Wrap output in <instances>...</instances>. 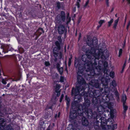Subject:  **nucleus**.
<instances>
[{
	"label": "nucleus",
	"mask_w": 130,
	"mask_h": 130,
	"mask_svg": "<svg viewBox=\"0 0 130 130\" xmlns=\"http://www.w3.org/2000/svg\"><path fill=\"white\" fill-rule=\"evenodd\" d=\"M86 43L91 47L86 50L85 54L82 55V59L85 63L84 65L80 64L79 65L77 74H82L84 69L86 71L89 72L90 75L94 76L98 74L95 72V70H97L96 67L97 63L95 62V59L99 60L100 58H106L108 56L109 54L106 50L103 52L102 49H98V40L96 38L92 39L90 37H88Z\"/></svg>",
	"instance_id": "f257e3e1"
},
{
	"label": "nucleus",
	"mask_w": 130,
	"mask_h": 130,
	"mask_svg": "<svg viewBox=\"0 0 130 130\" xmlns=\"http://www.w3.org/2000/svg\"><path fill=\"white\" fill-rule=\"evenodd\" d=\"M72 109L71 110L70 117L72 120L76 118L78 115L81 116L83 115V113H85L84 111L85 110V108L80 107V105L78 108H75L74 107H73V108L72 107Z\"/></svg>",
	"instance_id": "f03ea898"
},
{
	"label": "nucleus",
	"mask_w": 130,
	"mask_h": 130,
	"mask_svg": "<svg viewBox=\"0 0 130 130\" xmlns=\"http://www.w3.org/2000/svg\"><path fill=\"white\" fill-rule=\"evenodd\" d=\"M57 39L59 41H57L55 42V44L56 46L54 47L53 51L54 56L56 60L57 59L56 57L58 56L59 51L61 49L60 44L62 42L61 36H58Z\"/></svg>",
	"instance_id": "7ed1b4c3"
},
{
	"label": "nucleus",
	"mask_w": 130,
	"mask_h": 130,
	"mask_svg": "<svg viewBox=\"0 0 130 130\" xmlns=\"http://www.w3.org/2000/svg\"><path fill=\"white\" fill-rule=\"evenodd\" d=\"M84 112L87 117H90L91 118H96V121L100 122L98 119H99V120L100 118L101 117L100 114L97 115L95 112H94L93 113L92 110L88 108L86 109Z\"/></svg>",
	"instance_id": "20e7f679"
},
{
	"label": "nucleus",
	"mask_w": 130,
	"mask_h": 130,
	"mask_svg": "<svg viewBox=\"0 0 130 130\" xmlns=\"http://www.w3.org/2000/svg\"><path fill=\"white\" fill-rule=\"evenodd\" d=\"M88 96V93H85L84 95V98L85 100V102L83 104V105H80V107H82L83 108H85V110L88 108L90 105V101L87 98Z\"/></svg>",
	"instance_id": "39448f33"
},
{
	"label": "nucleus",
	"mask_w": 130,
	"mask_h": 130,
	"mask_svg": "<svg viewBox=\"0 0 130 130\" xmlns=\"http://www.w3.org/2000/svg\"><path fill=\"white\" fill-rule=\"evenodd\" d=\"M82 91L83 92L84 91V88L83 86H76V88L75 89L73 87L72 90V94L75 95H78L80 92Z\"/></svg>",
	"instance_id": "423d86ee"
},
{
	"label": "nucleus",
	"mask_w": 130,
	"mask_h": 130,
	"mask_svg": "<svg viewBox=\"0 0 130 130\" xmlns=\"http://www.w3.org/2000/svg\"><path fill=\"white\" fill-rule=\"evenodd\" d=\"M99 120H100L101 123V126L102 127V129L103 130H105L106 129V126H107V124L109 122V121L106 122L105 118L103 117H101L99 119Z\"/></svg>",
	"instance_id": "0eeeda50"
},
{
	"label": "nucleus",
	"mask_w": 130,
	"mask_h": 130,
	"mask_svg": "<svg viewBox=\"0 0 130 130\" xmlns=\"http://www.w3.org/2000/svg\"><path fill=\"white\" fill-rule=\"evenodd\" d=\"M58 31L59 34L61 35L63 33H66L67 32L66 28H65V26L62 25H59L58 27Z\"/></svg>",
	"instance_id": "6e6552de"
},
{
	"label": "nucleus",
	"mask_w": 130,
	"mask_h": 130,
	"mask_svg": "<svg viewBox=\"0 0 130 130\" xmlns=\"http://www.w3.org/2000/svg\"><path fill=\"white\" fill-rule=\"evenodd\" d=\"M56 20L58 21H60L62 20L63 22L65 20V15L64 12L63 11H61V14L58 15L56 17Z\"/></svg>",
	"instance_id": "1a4fd4ad"
},
{
	"label": "nucleus",
	"mask_w": 130,
	"mask_h": 130,
	"mask_svg": "<svg viewBox=\"0 0 130 130\" xmlns=\"http://www.w3.org/2000/svg\"><path fill=\"white\" fill-rule=\"evenodd\" d=\"M106 104L107 105V106H106V107H107L108 108L110 109V107L108 106L107 103H104L103 105H101L99 106L97 110L98 112H99L100 114H101L103 113V112L104 110V106Z\"/></svg>",
	"instance_id": "9d476101"
},
{
	"label": "nucleus",
	"mask_w": 130,
	"mask_h": 130,
	"mask_svg": "<svg viewBox=\"0 0 130 130\" xmlns=\"http://www.w3.org/2000/svg\"><path fill=\"white\" fill-rule=\"evenodd\" d=\"M74 98L75 101L73 102L72 104V106L73 108V107H74L75 106L76 102V103L79 102L81 99V96L78 95H75Z\"/></svg>",
	"instance_id": "9b49d317"
},
{
	"label": "nucleus",
	"mask_w": 130,
	"mask_h": 130,
	"mask_svg": "<svg viewBox=\"0 0 130 130\" xmlns=\"http://www.w3.org/2000/svg\"><path fill=\"white\" fill-rule=\"evenodd\" d=\"M77 80L78 83L81 86L85 85L86 84L85 81L82 76L80 75H78L77 77Z\"/></svg>",
	"instance_id": "f8f14e48"
},
{
	"label": "nucleus",
	"mask_w": 130,
	"mask_h": 130,
	"mask_svg": "<svg viewBox=\"0 0 130 130\" xmlns=\"http://www.w3.org/2000/svg\"><path fill=\"white\" fill-rule=\"evenodd\" d=\"M9 47V45L4 44L1 46V48L3 49V52L6 53L8 52Z\"/></svg>",
	"instance_id": "ddd939ff"
},
{
	"label": "nucleus",
	"mask_w": 130,
	"mask_h": 130,
	"mask_svg": "<svg viewBox=\"0 0 130 130\" xmlns=\"http://www.w3.org/2000/svg\"><path fill=\"white\" fill-rule=\"evenodd\" d=\"M91 85L96 88H98L99 86V83L97 80H92L91 82Z\"/></svg>",
	"instance_id": "4468645a"
},
{
	"label": "nucleus",
	"mask_w": 130,
	"mask_h": 130,
	"mask_svg": "<svg viewBox=\"0 0 130 130\" xmlns=\"http://www.w3.org/2000/svg\"><path fill=\"white\" fill-rule=\"evenodd\" d=\"M100 122L97 121H96L94 122V128L96 130H101L99 124Z\"/></svg>",
	"instance_id": "2eb2a0df"
},
{
	"label": "nucleus",
	"mask_w": 130,
	"mask_h": 130,
	"mask_svg": "<svg viewBox=\"0 0 130 130\" xmlns=\"http://www.w3.org/2000/svg\"><path fill=\"white\" fill-rule=\"evenodd\" d=\"M82 124L84 126H87L89 124V122L87 119L85 117H83L82 119Z\"/></svg>",
	"instance_id": "dca6fc26"
},
{
	"label": "nucleus",
	"mask_w": 130,
	"mask_h": 130,
	"mask_svg": "<svg viewBox=\"0 0 130 130\" xmlns=\"http://www.w3.org/2000/svg\"><path fill=\"white\" fill-rule=\"evenodd\" d=\"M109 123L110 124L109 125H107V126L108 127V128H111L113 129L112 130H114V129L117 128V124H116L112 125V122L111 121H110Z\"/></svg>",
	"instance_id": "f3484780"
},
{
	"label": "nucleus",
	"mask_w": 130,
	"mask_h": 130,
	"mask_svg": "<svg viewBox=\"0 0 130 130\" xmlns=\"http://www.w3.org/2000/svg\"><path fill=\"white\" fill-rule=\"evenodd\" d=\"M99 92V91L98 90H95L94 91V92H91L90 93L89 96L90 97L93 98L95 96H97L96 93Z\"/></svg>",
	"instance_id": "a211bd4d"
},
{
	"label": "nucleus",
	"mask_w": 130,
	"mask_h": 130,
	"mask_svg": "<svg viewBox=\"0 0 130 130\" xmlns=\"http://www.w3.org/2000/svg\"><path fill=\"white\" fill-rule=\"evenodd\" d=\"M6 124V120L3 118L0 119V125L5 126Z\"/></svg>",
	"instance_id": "6ab92c4d"
},
{
	"label": "nucleus",
	"mask_w": 130,
	"mask_h": 130,
	"mask_svg": "<svg viewBox=\"0 0 130 130\" xmlns=\"http://www.w3.org/2000/svg\"><path fill=\"white\" fill-rule=\"evenodd\" d=\"M126 103L123 104V108L124 109V111L123 112V115H125V113L126 111L128 109V106L125 104Z\"/></svg>",
	"instance_id": "aec40b11"
},
{
	"label": "nucleus",
	"mask_w": 130,
	"mask_h": 130,
	"mask_svg": "<svg viewBox=\"0 0 130 130\" xmlns=\"http://www.w3.org/2000/svg\"><path fill=\"white\" fill-rule=\"evenodd\" d=\"M57 5L56 7L58 8V9H59L63 5V3H60L59 2H57L56 3Z\"/></svg>",
	"instance_id": "412c9836"
},
{
	"label": "nucleus",
	"mask_w": 130,
	"mask_h": 130,
	"mask_svg": "<svg viewBox=\"0 0 130 130\" xmlns=\"http://www.w3.org/2000/svg\"><path fill=\"white\" fill-rule=\"evenodd\" d=\"M42 32H44V31L43 30V28H39L37 31V33L38 35L39 36L40 35Z\"/></svg>",
	"instance_id": "4be33fe9"
},
{
	"label": "nucleus",
	"mask_w": 130,
	"mask_h": 130,
	"mask_svg": "<svg viewBox=\"0 0 130 130\" xmlns=\"http://www.w3.org/2000/svg\"><path fill=\"white\" fill-rule=\"evenodd\" d=\"M119 17H118V19L115 20L114 22L113 27L115 29H116L117 26V25L118 22L119 20Z\"/></svg>",
	"instance_id": "5701e85b"
},
{
	"label": "nucleus",
	"mask_w": 130,
	"mask_h": 130,
	"mask_svg": "<svg viewBox=\"0 0 130 130\" xmlns=\"http://www.w3.org/2000/svg\"><path fill=\"white\" fill-rule=\"evenodd\" d=\"M126 98L125 95H123L122 98V101L123 104L126 103Z\"/></svg>",
	"instance_id": "b1692460"
},
{
	"label": "nucleus",
	"mask_w": 130,
	"mask_h": 130,
	"mask_svg": "<svg viewBox=\"0 0 130 130\" xmlns=\"http://www.w3.org/2000/svg\"><path fill=\"white\" fill-rule=\"evenodd\" d=\"M61 86L59 84H57L56 86L55 91H60V90Z\"/></svg>",
	"instance_id": "393cba45"
},
{
	"label": "nucleus",
	"mask_w": 130,
	"mask_h": 130,
	"mask_svg": "<svg viewBox=\"0 0 130 130\" xmlns=\"http://www.w3.org/2000/svg\"><path fill=\"white\" fill-rule=\"evenodd\" d=\"M69 13H68L67 15V22L66 24H68L71 21V18L70 17H69Z\"/></svg>",
	"instance_id": "a878e982"
},
{
	"label": "nucleus",
	"mask_w": 130,
	"mask_h": 130,
	"mask_svg": "<svg viewBox=\"0 0 130 130\" xmlns=\"http://www.w3.org/2000/svg\"><path fill=\"white\" fill-rule=\"evenodd\" d=\"M7 130H14V129L10 125H8L6 127Z\"/></svg>",
	"instance_id": "bb28decb"
},
{
	"label": "nucleus",
	"mask_w": 130,
	"mask_h": 130,
	"mask_svg": "<svg viewBox=\"0 0 130 130\" xmlns=\"http://www.w3.org/2000/svg\"><path fill=\"white\" fill-rule=\"evenodd\" d=\"M115 95L117 98V100L118 101L119 99V93L118 91L116 90L115 92Z\"/></svg>",
	"instance_id": "cd10ccee"
},
{
	"label": "nucleus",
	"mask_w": 130,
	"mask_h": 130,
	"mask_svg": "<svg viewBox=\"0 0 130 130\" xmlns=\"http://www.w3.org/2000/svg\"><path fill=\"white\" fill-rule=\"evenodd\" d=\"M39 128H40L41 130H44V126L42 124L41 125V123H39Z\"/></svg>",
	"instance_id": "c85d7f7f"
},
{
	"label": "nucleus",
	"mask_w": 130,
	"mask_h": 130,
	"mask_svg": "<svg viewBox=\"0 0 130 130\" xmlns=\"http://www.w3.org/2000/svg\"><path fill=\"white\" fill-rule=\"evenodd\" d=\"M60 75H61L63 73V69L61 67L58 69Z\"/></svg>",
	"instance_id": "c756f323"
},
{
	"label": "nucleus",
	"mask_w": 130,
	"mask_h": 130,
	"mask_svg": "<svg viewBox=\"0 0 130 130\" xmlns=\"http://www.w3.org/2000/svg\"><path fill=\"white\" fill-rule=\"evenodd\" d=\"M113 21V19H111L108 22V27H110L111 25V24L112 23Z\"/></svg>",
	"instance_id": "7c9ffc66"
},
{
	"label": "nucleus",
	"mask_w": 130,
	"mask_h": 130,
	"mask_svg": "<svg viewBox=\"0 0 130 130\" xmlns=\"http://www.w3.org/2000/svg\"><path fill=\"white\" fill-rule=\"evenodd\" d=\"M111 84L112 85L113 87H115L116 86V82L115 80H113L111 83Z\"/></svg>",
	"instance_id": "2f4dec72"
},
{
	"label": "nucleus",
	"mask_w": 130,
	"mask_h": 130,
	"mask_svg": "<svg viewBox=\"0 0 130 130\" xmlns=\"http://www.w3.org/2000/svg\"><path fill=\"white\" fill-rule=\"evenodd\" d=\"M66 100L67 101V105H68L69 102L70 101V99L68 97H67V96H66Z\"/></svg>",
	"instance_id": "473e14b6"
},
{
	"label": "nucleus",
	"mask_w": 130,
	"mask_h": 130,
	"mask_svg": "<svg viewBox=\"0 0 130 130\" xmlns=\"http://www.w3.org/2000/svg\"><path fill=\"white\" fill-rule=\"evenodd\" d=\"M105 22V21L104 20H101L99 21V23L101 25H102L103 23Z\"/></svg>",
	"instance_id": "72a5a7b5"
},
{
	"label": "nucleus",
	"mask_w": 130,
	"mask_h": 130,
	"mask_svg": "<svg viewBox=\"0 0 130 130\" xmlns=\"http://www.w3.org/2000/svg\"><path fill=\"white\" fill-rule=\"evenodd\" d=\"M19 52L21 53H23L24 52L23 49L21 48H19Z\"/></svg>",
	"instance_id": "f704fd0d"
},
{
	"label": "nucleus",
	"mask_w": 130,
	"mask_h": 130,
	"mask_svg": "<svg viewBox=\"0 0 130 130\" xmlns=\"http://www.w3.org/2000/svg\"><path fill=\"white\" fill-rule=\"evenodd\" d=\"M114 73L113 72H110V76L112 78L113 77Z\"/></svg>",
	"instance_id": "c9c22d12"
},
{
	"label": "nucleus",
	"mask_w": 130,
	"mask_h": 130,
	"mask_svg": "<svg viewBox=\"0 0 130 130\" xmlns=\"http://www.w3.org/2000/svg\"><path fill=\"white\" fill-rule=\"evenodd\" d=\"M108 65V64L107 62L106 61L104 62V65L105 68H106L107 67Z\"/></svg>",
	"instance_id": "e433bc0d"
},
{
	"label": "nucleus",
	"mask_w": 130,
	"mask_h": 130,
	"mask_svg": "<svg viewBox=\"0 0 130 130\" xmlns=\"http://www.w3.org/2000/svg\"><path fill=\"white\" fill-rule=\"evenodd\" d=\"M61 91V90H60L59 91H55L57 93V96L58 97L60 95Z\"/></svg>",
	"instance_id": "4c0bfd02"
},
{
	"label": "nucleus",
	"mask_w": 130,
	"mask_h": 130,
	"mask_svg": "<svg viewBox=\"0 0 130 130\" xmlns=\"http://www.w3.org/2000/svg\"><path fill=\"white\" fill-rule=\"evenodd\" d=\"M5 126H2V125H0V130H4L5 128L4 127Z\"/></svg>",
	"instance_id": "58836bf2"
},
{
	"label": "nucleus",
	"mask_w": 130,
	"mask_h": 130,
	"mask_svg": "<svg viewBox=\"0 0 130 130\" xmlns=\"http://www.w3.org/2000/svg\"><path fill=\"white\" fill-rule=\"evenodd\" d=\"M60 81L62 82H64V77L62 76H61L60 79Z\"/></svg>",
	"instance_id": "ea45409f"
},
{
	"label": "nucleus",
	"mask_w": 130,
	"mask_h": 130,
	"mask_svg": "<svg viewBox=\"0 0 130 130\" xmlns=\"http://www.w3.org/2000/svg\"><path fill=\"white\" fill-rule=\"evenodd\" d=\"M64 95L63 94H62L61 95V97H60V102H61V101H62V99H63V97H64Z\"/></svg>",
	"instance_id": "a19ab883"
},
{
	"label": "nucleus",
	"mask_w": 130,
	"mask_h": 130,
	"mask_svg": "<svg viewBox=\"0 0 130 130\" xmlns=\"http://www.w3.org/2000/svg\"><path fill=\"white\" fill-rule=\"evenodd\" d=\"M45 65L46 66H48L50 65V63L46 61L45 62Z\"/></svg>",
	"instance_id": "79ce46f5"
},
{
	"label": "nucleus",
	"mask_w": 130,
	"mask_h": 130,
	"mask_svg": "<svg viewBox=\"0 0 130 130\" xmlns=\"http://www.w3.org/2000/svg\"><path fill=\"white\" fill-rule=\"evenodd\" d=\"M122 49H120L119 51V56H120L121 55L122 52Z\"/></svg>",
	"instance_id": "37998d69"
},
{
	"label": "nucleus",
	"mask_w": 130,
	"mask_h": 130,
	"mask_svg": "<svg viewBox=\"0 0 130 130\" xmlns=\"http://www.w3.org/2000/svg\"><path fill=\"white\" fill-rule=\"evenodd\" d=\"M89 3V1L88 0L86 2L85 5L84 6V7L85 8H86L87 5H88V4Z\"/></svg>",
	"instance_id": "c03bdc74"
},
{
	"label": "nucleus",
	"mask_w": 130,
	"mask_h": 130,
	"mask_svg": "<svg viewBox=\"0 0 130 130\" xmlns=\"http://www.w3.org/2000/svg\"><path fill=\"white\" fill-rule=\"evenodd\" d=\"M80 2H78L77 1V3L76 4V5L77 6L78 8H79L80 7L79 3Z\"/></svg>",
	"instance_id": "a18cd8bd"
},
{
	"label": "nucleus",
	"mask_w": 130,
	"mask_h": 130,
	"mask_svg": "<svg viewBox=\"0 0 130 130\" xmlns=\"http://www.w3.org/2000/svg\"><path fill=\"white\" fill-rule=\"evenodd\" d=\"M104 111H105V112H107V113H108V115L110 114V112L109 111V110L108 109L106 110L105 111L104 110Z\"/></svg>",
	"instance_id": "49530a36"
},
{
	"label": "nucleus",
	"mask_w": 130,
	"mask_h": 130,
	"mask_svg": "<svg viewBox=\"0 0 130 130\" xmlns=\"http://www.w3.org/2000/svg\"><path fill=\"white\" fill-rule=\"evenodd\" d=\"M2 82L3 84H6V82L5 80L4 79L2 80Z\"/></svg>",
	"instance_id": "de8ad7c7"
},
{
	"label": "nucleus",
	"mask_w": 130,
	"mask_h": 130,
	"mask_svg": "<svg viewBox=\"0 0 130 130\" xmlns=\"http://www.w3.org/2000/svg\"><path fill=\"white\" fill-rule=\"evenodd\" d=\"M59 58L60 59L62 58V53L61 52H60L59 53Z\"/></svg>",
	"instance_id": "09e8293b"
},
{
	"label": "nucleus",
	"mask_w": 130,
	"mask_h": 130,
	"mask_svg": "<svg viewBox=\"0 0 130 130\" xmlns=\"http://www.w3.org/2000/svg\"><path fill=\"white\" fill-rule=\"evenodd\" d=\"M108 0H106L107 5L108 7L109 6V2H108Z\"/></svg>",
	"instance_id": "8fccbe9b"
},
{
	"label": "nucleus",
	"mask_w": 130,
	"mask_h": 130,
	"mask_svg": "<svg viewBox=\"0 0 130 130\" xmlns=\"http://www.w3.org/2000/svg\"><path fill=\"white\" fill-rule=\"evenodd\" d=\"M60 67V65L58 63H57L56 64V68L57 69H59Z\"/></svg>",
	"instance_id": "3c124183"
},
{
	"label": "nucleus",
	"mask_w": 130,
	"mask_h": 130,
	"mask_svg": "<svg viewBox=\"0 0 130 130\" xmlns=\"http://www.w3.org/2000/svg\"><path fill=\"white\" fill-rule=\"evenodd\" d=\"M130 22H129L128 24V25H127V26L126 29L127 30L128 29L129 27L130 26Z\"/></svg>",
	"instance_id": "603ef678"
},
{
	"label": "nucleus",
	"mask_w": 130,
	"mask_h": 130,
	"mask_svg": "<svg viewBox=\"0 0 130 130\" xmlns=\"http://www.w3.org/2000/svg\"><path fill=\"white\" fill-rule=\"evenodd\" d=\"M41 123V125H42V124H43V125H44V122H43V121H41L40 122V123Z\"/></svg>",
	"instance_id": "864d4df0"
},
{
	"label": "nucleus",
	"mask_w": 130,
	"mask_h": 130,
	"mask_svg": "<svg viewBox=\"0 0 130 130\" xmlns=\"http://www.w3.org/2000/svg\"><path fill=\"white\" fill-rule=\"evenodd\" d=\"M71 60H69V64H68L69 66L71 64Z\"/></svg>",
	"instance_id": "5fc2aeb1"
},
{
	"label": "nucleus",
	"mask_w": 130,
	"mask_h": 130,
	"mask_svg": "<svg viewBox=\"0 0 130 130\" xmlns=\"http://www.w3.org/2000/svg\"><path fill=\"white\" fill-rule=\"evenodd\" d=\"M125 66H126V61L125 62V63H124V64L123 66V68H124Z\"/></svg>",
	"instance_id": "6e6d98bb"
},
{
	"label": "nucleus",
	"mask_w": 130,
	"mask_h": 130,
	"mask_svg": "<svg viewBox=\"0 0 130 130\" xmlns=\"http://www.w3.org/2000/svg\"><path fill=\"white\" fill-rule=\"evenodd\" d=\"M70 56H71L69 58V60H71V59H72V55H71Z\"/></svg>",
	"instance_id": "4d7b16f0"
},
{
	"label": "nucleus",
	"mask_w": 130,
	"mask_h": 130,
	"mask_svg": "<svg viewBox=\"0 0 130 130\" xmlns=\"http://www.w3.org/2000/svg\"><path fill=\"white\" fill-rule=\"evenodd\" d=\"M102 25H100H100H98V26H97V28L98 29L100 27H101V26Z\"/></svg>",
	"instance_id": "13d9d810"
},
{
	"label": "nucleus",
	"mask_w": 130,
	"mask_h": 130,
	"mask_svg": "<svg viewBox=\"0 0 130 130\" xmlns=\"http://www.w3.org/2000/svg\"><path fill=\"white\" fill-rule=\"evenodd\" d=\"M13 50V49L12 48H10L9 50V51H12Z\"/></svg>",
	"instance_id": "bf43d9fd"
},
{
	"label": "nucleus",
	"mask_w": 130,
	"mask_h": 130,
	"mask_svg": "<svg viewBox=\"0 0 130 130\" xmlns=\"http://www.w3.org/2000/svg\"><path fill=\"white\" fill-rule=\"evenodd\" d=\"M10 84L9 83L7 85V87H9V86H10Z\"/></svg>",
	"instance_id": "052dcab7"
},
{
	"label": "nucleus",
	"mask_w": 130,
	"mask_h": 130,
	"mask_svg": "<svg viewBox=\"0 0 130 130\" xmlns=\"http://www.w3.org/2000/svg\"><path fill=\"white\" fill-rule=\"evenodd\" d=\"M128 129H130V124H129V126H128Z\"/></svg>",
	"instance_id": "680f3d73"
},
{
	"label": "nucleus",
	"mask_w": 130,
	"mask_h": 130,
	"mask_svg": "<svg viewBox=\"0 0 130 130\" xmlns=\"http://www.w3.org/2000/svg\"><path fill=\"white\" fill-rule=\"evenodd\" d=\"M113 9H114V8H112L111 10V12H112L113 11Z\"/></svg>",
	"instance_id": "e2e57ef3"
},
{
	"label": "nucleus",
	"mask_w": 130,
	"mask_h": 130,
	"mask_svg": "<svg viewBox=\"0 0 130 130\" xmlns=\"http://www.w3.org/2000/svg\"><path fill=\"white\" fill-rule=\"evenodd\" d=\"M124 69V68H122V71H121V72L122 73L123 72Z\"/></svg>",
	"instance_id": "0e129e2a"
},
{
	"label": "nucleus",
	"mask_w": 130,
	"mask_h": 130,
	"mask_svg": "<svg viewBox=\"0 0 130 130\" xmlns=\"http://www.w3.org/2000/svg\"><path fill=\"white\" fill-rule=\"evenodd\" d=\"M48 108L52 109V106Z\"/></svg>",
	"instance_id": "69168bd1"
},
{
	"label": "nucleus",
	"mask_w": 130,
	"mask_h": 130,
	"mask_svg": "<svg viewBox=\"0 0 130 130\" xmlns=\"http://www.w3.org/2000/svg\"><path fill=\"white\" fill-rule=\"evenodd\" d=\"M85 47V46H84L83 47V48H82V49H83V50H84V51H85V50H84V48Z\"/></svg>",
	"instance_id": "338daca9"
},
{
	"label": "nucleus",
	"mask_w": 130,
	"mask_h": 130,
	"mask_svg": "<svg viewBox=\"0 0 130 130\" xmlns=\"http://www.w3.org/2000/svg\"><path fill=\"white\" fill-rule=\"evenodd\" d=\"M77 2H80V0H77Z\"/></svg>",
	"instance_id": "774afa93"
}]
</instances>
